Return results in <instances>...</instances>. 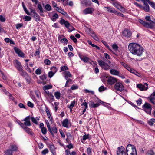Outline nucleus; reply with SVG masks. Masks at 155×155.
<instances>
[{
	"label": "nucleus",
	"instance_id": "nucleus-33",
	"mask_svg": "<svg viewBox=\"0 0 155 155\" xmlns=\"http://www.w3.org/2000/svg\"><path fill=\"white\" fill-rule=\"evenodd\" d=\"M5 155H12V152L9 149L7 150L4 152Z\"/></svg>",
	"mask_w": 155,
	"mask_h": 155
},
{
	"label": "nucleus",
	"instance_id": "nucleus-64",
	"mask_svg": "<svg viewBox=\"0 0 155 155\" xmlns=\"http://www.w3.org/2000/svg\"><path fill=\"white\" fill-rule=\"evenodd\" d=\"M61 41L64 44H67L68 42V40L66 38H63L61 40Z\"/></svg>",
	"mask_w": 155,
	"mask_h": 155
},
{
	"label": "nucleus",
	"instance_id": "nucleus-46",
	"mask_svg": "<svg viewBox=\"0 0 155 155\" xmlns=\"http://www.w3.org/2000/svg\"><path fill=\"white\" fill-rule=\"evenodd\" d=\"M68 69V67L66 66H61V71H64L65 70H67ZM61 72V71H60Z\"/></svg>",
	"mask_w": 155,
	"mask_h": 155
},
{
	"label": "nucleus",
	"instance_id": "nucleus-55",
	"mask_svg": "<svg viewBox=\"0 0 155 155\" xmlns=\"http://www.w3.org/2000/svg\"><path fill=\"white\" fill-rule=\"evenodd\" d=\"M27 105L29 107L31 108H33L34 107V104L33 103L30 101L28 102Z\"/></svg>",
	"mask_w": 155,
	"mask_h": 155
},
{
	"label": "nucleus",
	"instance_id": "nucleus-63",
	"mask_svg": "<svg viewBox=\"0 0 155 155\" xmlns=\"http://www.w3.org/2000/svg\"><path fill=\"white\" fill-rule=\"evenodd\" d=\"M54 73L53 72H52V71H50L48 73V77L51 78L54 75Z\"/></svg>",
	"mask_w": 155,
	"mask_h": 155
},
{
	"label": "nucleus",
	"instance_id": "nucleus-18",
	"mask_svg": "<svg viewBox=\"0 0 155 155\" xmlns=\"http://www.w3.org/2000/svg\"><path fill=\"white\" fill-rule=\"evenodd\" d=\"M147 98L149 101L153 105V106L155 107V102L154 101L155 97L151 94L150 96L148 97Z\"/></svg>",
	"mask_w": 155,
	"mask_h": 155
},
{
	"label": "nucleus",
	"instance_id": "nucleus-8",
	"mask_svg": "<svg viewBox=\"0 0 155 155\" xmlns=\"http://www.w3.org/2000/svg\"><path fill=\"white\" fill-rule=\"evenodd\" d=\"M13 63L14 66L18 71H22L23 67L20 62L17 60H15L13 61Z\"/></svg>",
	"mask_w": 155,
	"mask_h": 155
},
{
	"label": "nucleus",
	"instance_id": "nucleus-26",
	"mask_svg": "<svg viewBox=\"0 0 155 155\" xmlns=\"http://www.w3.org/2000/svg\"><path fill=\"white\" fill-rule=\"evenodd\" d=\"M23 129L26 132H27L28 134L32 135L33 133L31 130L28 127L25 126Z\"/></svg>",
	"mask_w": 155,
	"mask_h": 155
},
{
	"label": "nucleus",
	"instance_id": "nucleus-36",
	"mask_svg": "<svg viewBox=\"0 0 155 155\" xmlns=\"http://www.w3.org/2000/svg\"><path fill=\"white\" fill-rule=\"evenodd\" d=\"M22 4H23V9H24V10L25 12V13L28 15H32V14L31 15L30 13L28 11V10H27V9L26 8L25 6L23 4V3H22Z\"/></svg>",
	"mask_w": 155,
	"mask_h": 155
},
{
	"label": "nucleus",
	"instance_id": "nucleus-60",
	"mask_svg": "<svg viewBox=\"0 0 155 155\" xmlns=\"http://www.w3.org/2000/svg\"><path fill=\"white\" fill-rule=\"evenodd\" d=\"M115 14L116 15H118L120 16L121 17H124V15L123 14H122L118 12H117L116 10V12L115 13Z\"/></svg>",
	"mask_w": 155,
	"mask_h": 155
},
{
	"label": "nucleus",
	"instance_id": "nucleus-40",
	"mask_svg": "<svg viewBox=\"0 0 155 155\" xmlns=\"http://www.w3.org/2000/svg\"><path fill=\"white\" fill-rule=\"evenodd\" d=\"M87 152L88 155H92V149L90 147L87 148Z\"/></svg>",
	"mask_w": 155,
	"mask_h": 155
},
{
	"label": "nucleus",
	"instance_id": "nucleus-5",
	"mask_svg": "<svg viewBox=\"0 0 155 155\" xmlns=\"http://www.w3.org/2000/svg\"><path fill=\"white\" fill-rule=\"evenodd\" d=\"M142 108L147 114H151L152 107L150 104L147 102H145Z\"/></svg>",
	"mask_w": 155,
	"mask_h": 155
},
{
	"label": "nucleus",
	"instance_id": "nucleus-38",
	"mask_svg": "<svg viewBox=\"0 0 155 155\" xmlns=\"http://www.w3.org/2000/svg\"><path fill=\"white\" fill-rule=\"evenodd\" d=\"M155 122V119L153 118L148 121L149 124L150 126H152L153 124Z\"/></svg>",
	"mask_w": 155,
	"mask_h": 155
},
{
	"label": "nucleus",
	"instance_id": "nucleus-50",
	"mask_svg": "<svg viewBox=\"0 0 155 155\" xmlns=\"http://www.w3.org/2000/svg\"><path fill=\"white\" fill-rule=\"evenodd\" d=\"M70 38L74 43L77 42V39L73 35H71Z\"/></svg>",
	"mask_w": 155,
	"mask_h": 155
},
{
	"label": "nucleus",
	"instance_id": "nucleus-28",
	"mask_svg": "<svg viewBox=\"0 0 155 155\" xmlns=\"http://www.w3.org/2000/svg\"><path fill=\"white\" fill-rule=\"evenodd\" d=\"M37 7L40 11V12H39L41 16H43V15L42 13H43V11L41 5L40 4H38Z\"/></svg>",
	"mask_w": 155,
	"mask_h": 155
},
{
	"label": "nucleus",
	"instance_id": "nucleus-19",
	"mask_svg": "<svg viewBox=\"0 0 155 155\" xmlns=\"http://www.w3.org/2000/svg\"><path fill=\"white\" fill-rule=\"evenodd\" d=\"M62 124L65 127L69 128V122L68 119L66 118L64 119L62 123Z\"/></svg>",
	"mask_w": 155,
	"mask_h": 155
},
{
	"label": "nucleus",
	"instance_id": "nucleus-35",
	"mask_svg": "<svg viewBox=\"0 0 155 155\" xmlns=\"http://www.w3.org/2000/svg\"><path fill=\"white\" fill-rule=\"evenodd\" d=\"M146 154L148 155H155V153L152 150H150L147 152Z\"/></svg>",
	"mask_w": 155,
	"mask_h": 155
},
{
	"label": "nucleus",
	"instance_id": "nucleus-29",
	"mask_svg": "<svg viewBox=\"0 0 155 155\" xmlns=\"http://www.w3.org/2000/svg\"><path fill=\"white\" fill-rule=\"evenodd\" d=\"M58 15L57 13H55L54 14L51 18V20L54 21H56V19L58 18Z\"/></svg>",
	"mask_w": 155,
	"mask_h": 155
},
{
	"label": "nucleus",
	"instance_id": "nucleus-15",
	"mask_svg": "<svg viewBox=\"0 0 155 155\" xmlns=\"http://www.w3.org/2000/svg\"><path fill=\"white\" fill-rule=\"evenodd\" d=\"M106 9V11L108 12L113 13L115 14L116 12V10L112 7L107 6L104 7V9Z\"/></svg>",
	"mask_w": 155,
	"mask_h": 155
},
{
	"label": "nucleus",
	"instance_id": "nucleus-16",
	"mask_svg": "<svg viewBox=\"0 0 155 155\" xmlns=\"http://www.w3.org/2000/svg\"><path fill=\"white\" fill-rule=\"evenodd\" d=\"M60 23L62 25H64L67 28H68L70 26V24L68 21L63 19H61L60 21Z\"/></svg>",
	"mask_w": 155,
	"mask_h": 155
},
{
	"label": "nucleus",
	"instance_id": "nucleus-43",
	"mask_svg": "<svg viewBox=\"0 0 155 155\" xmlns=\"http://www.w3.org/2000/svg\"><path fill=\"white\" fill-rule=\"evenodd\" d=\"M23 19H24L25 21H29L31 20V18L30 16L26 15L24 17V18H23Z\"/></svg>",
	"mask_w": 155,
	"mask_h": 155
},
{
	"label": "nucleus",
	"instance_id": "nucleus-45",
	"mask_svg": "<svg viewBox=\"0 0 155 155\" xmlns=\"http://www.w3.org/2000/svg\"><path fill=\"white\" fill-rule=\"evenodd\" d=\"M78 86L77 85H73L71 87V90H74L77 89L78 88Z\"/></svg>",
	"mask_w": 155,
	"mask_h": 155
},
{
	"label": "nucleus",
	"instance_id": "nucleus-31",
	"mask_svg": "<svg viewBox=\"0 0 155 155\" xmlns=\"http://www.w3.org/2000/svg\"><path fill=\"white\" fill-rule=\"evenodd\" d=\"M45 111L49 120H51V117L49 110L47 108H46L45 110Z\"/></svg>",
	"mask_w": 155,
	"mask_h": 155
},
{
	"label": "nucleus",
	"instance_id": "nucleus-10",
	"mask_svg": "<svg viewBox=\"0 0 155 155\" xmlns=\"http://www.w3.org/2000/svg\"><path fill=\"white\" fill-rule=\"evenodd\" d=\"M148 84L147 83H145L144 85L141 84H137V87L141 91L147 90L148 88Z\"/></svg>",
	"mask_w": 155,
	"mask_h": 155
},
{
	"label": "nucleus",
	"instance_id": "nucleus-13",
	"mask_svg": "<svg viewBox=\"0 0 155 155\" xmlns=\"http://www.w3.org/2000/svg\"><path fill=\"white\" fill-rule=\"evenodd\" d=\"M113 5L117 9L120 11H122L124 8L117 1H115L112 3Z\"/></svg>",
	"mask_w": 155,
	"mask_h": 155
},
{
	"label": "nucleus",
	"instance_id": "nucleus-9",
	"mask_svg": "<svg viewBox=\"0 0 155 155\" xmlns=\"http://www.w3.org/2000/svg\"><path fill=\"white\" fill-rule=\"evenodd\" d=\"M125 148L123 146L118 147L117 150V155H126Z\"/></svg>",
	"mask_w": 155,
	"mask_h": 155
},
{
	"label": "nucleus",
	"instance_id": "nucleus-48",
	"mask_svg": "<svg viewBox=\"0 0 155 155\" xmlns=\"http://www.w3.org/2000/svg\"><path fill=\"white\" fill-rule=\"evenodd\" d=\"M113 49L115 51H116L118 50V47L116 44H113L112 46Z\"/></svg>",
	"mask_w": 155,
	"mask_h": 155
},
{
	"label": "nucleus",
	"instance_id": "nucleus-62",
	"mask_svg": "<svg viewBox=\"0 0 155 155\" xmlns=\"http://www.w3.org/2000/svg\"><path fill=\"white\" fill-rule=\"evenodd\" d=\"M105 90L104 87V86H102L100 87L98 89V91L99 92H101Z\"/></svg>",
	"mask_w": 155,
	"mask_h": 155
},
{
	"label": "nucleus",
	"instance_id": "nucleus-2",
	"mask_svg": "<svg viewBox=\"0 0 155 155\" xmlns=\"http://www.w3.org/2000/svg\"><path fill=\"white\" fill-rule=\"evenodd\" d=\"M145 19L148 22H145L142 20H140L139 21L144 27L150 29L155 28V21L151 20V18L150 16H147L145 17Z\"/></svg>",
	"mask_w": 155,
	"mask_h": 155
},
{
	"label": "nucleus",
	"instance_id": "nucleus-23",
	"mask_svg": "<svg viewBox=\"0 0 155 155\" xmlns=\"http://www.w3.org/2000/svg\"><path fill=\"white\" fill-rule=\"evenodd\" d=\"M33 17L35 20L36 21H40V17L39 15L36 12L33 14Z\"/></svg>",
	"mask_w": 155,
	"mask_h": 155
},
{
	"label": "nucleus",
	"instance_id": "nucleus-49",
	"mask_svg": "<svg viewBox=\"0 0 155 155\" xmlns=\"http://www.w3.org/2000/svg\"><path fill=\"white\" fill-rule=\"evenodd\" d=\"M44 63L46 65H49L51 64V61L49 59H46L44 60Z\"/></svg>",
	"mask_w": 155,
	"mask_h": 155
},
{
	"label": "nucleus",
	"instance_id": "nucleus-6",
	"mask_svg": "<svg viewBox=\"0 0 155 155\" xmlns=\"http://www.w3.org/2000/svg\"><path fill=\"white\" fill-rule=\"evenodd\" d=\"M115 90L120 92L122 91L124 89V86L120 82H116L114 86Z\"/></svg>",
	"mask_w": 155,
	"mask_h": 155
},
{
	"label": "nucleus",
	"instance_id": "nucleus-52",
	"mask_svg": "<svg viewBox=\"0 0 155 155\" xmlns=\"http://www.w3.org/2000/svg\"><path fill=\"white\" fill-rule=\"evenodd\" d=\"M42 133L43 134H45L47 133V129L45 127L42 128L41 129Z\"/></svg>",
	"mask_w": 155,
	"mask_h": 155
},
{
	"label": "nucleus",
	"instance_id": "nucleus-57",
	"mask_svg": "<svg viewBox=\"0 0 155 155\" xmlns=\"http://www.w3.org/2000/svg\"><path fill=\"white\" fill-rule=\"evenodd\" d=\"M84 105L85 107V108H87L88 107L87 103L85 102V100L84 101L83 103L81 104V106Z\"/></svg>",
	"mask_w": 155,
	"mask_h": 155
},
{
	"label": "nucleus",
	"instance_id": "nucleus-51",
	"mask_svg": "<svg viewBox=\"0 0 155 155\" xmlns=\"http://www.w3.org/2000/svg\"><path fill=\"white\" fill-rule=\"evenodd\" d=\"M48 152V149H45L44 150L41 152V153L43 155H45Z\"/></svg>",
	"mask_w": 155,
	"mask_h": 155
},
{
	"label": "nucleus",
	"instance_id": "nucleus-3",
	"mask_svg": "<svg viewBox=\"0 0 155 155\" xmlns=\"http://www.w3.org/2000/svg\"><path fill=\"white\" fill-rule=\"evenodd\" d=\"M126 151L127 155H137L136 150L134 145H128L126 147Z\"/></svg>",
	"mask_w": 155,
	"mask_h": 155
},
{
	"label": "nucleus",
	"instance_id": "nucleus-53",
	"mask_svg": "<svg viewBox=\"0 0 155 155\" xmlns=\"http://www.w3.org/2000/svg\"><path fill=\"white\" fill-rule=\"evenodd\" d=\"M23 25V24L21 23H18L16 24V29H18L19 28H21L22 26Z\"/></svg>",
	"mask_w": 155,
	"mask_h": 155
},
{
	"label": "nucleus",
	"instance_id": "nucleus-56",
	"mask_svg": "<svg viewBox=\"0 0 155 155\" xmlns=\"http://www.w3.org/2000/svg\"><path fill=\"white\" fill-rule=\"evenodd\" d=\"M41 71L40 69L38 68L35 71V74L37 75H40L41 74Z\"/></svg>",
	"mask_w": 155,
	"mask_h": 155
},
{
	"label": "nucleus",
	"instance_id": "nucleus-14",
	"mask_svg": "<svg viewBox=\"0 0 155 155\" xmlns=\"http://www.w3.org/2000/svg\"><path fill=\"white\" fill-rule=\"evenodd\" d=\"M30 120V116H28L26 117L22 121H25L24 124L25 126H29L31 125Z\"/></svg>",
	"mask_w": 155,
	"mask_h": 155
},
{
	"label": "nucleus",
	"instance_id": "nucleus-24",
	"mask_svg": "<svg viewBox=\"0 0 155 155\" xmlns=\"http://www.w3.org/2000/svg\"><path fill=\"white\" fill-rule=\"evenodd\" d=\"M79 57L81 60L83 61L84 62H87L89 60V58L87 57L82 55H80Z\"/></svg>",
	"mask_w": 155,
	"mask_h": 155
},
{
	"label": "nucleus",
	"instance_id": "nucleus-4",
	"mask_svg": "<svg viewBox=\"0 0 155 155\" xmlns=\"http://www.w3.org/2000/svg\"><path fill=\"white\" fill-rule=\"evenodd\" d=\"M99 65L105 70H107L110 68V67L107 63L103 61L100 60L97 61Z\"/></svg>",
	"mask_w": 155,
	"mask_h": 155
},
{
	"label": "nucleus",
	"instance_id": "nucleus-44",
	"mask_svg": "<svg viewBox=\"0 0 155 155\" xmlns=\"http://www.w3.org/2000/svg\"><path fill=\"white\" fill-rule=\"evenodd\" d=\"M151 6L155 9V3L153 2H151L149 1L148 2Z\"/></svg>",
	"mask_w": 155,
	"mask_h": 155
},
{
	"label": "nucleus",
	"instance_id": "nucleus-32",
	"mask_svg": "<svg viewBox=\"0 0 155 155\" xmlns=\"http://www.w3.org/2000/svg\"><path fill=\"white\" fill-rule=\"evenodd\" d=\"M58 12H59L61 13L62 14H64V13H66L64 12L63 10H62L61 8H59L58 7H56V8L55 9Z\"/></svg>",
	"mask_w": 155,
	"mask_h": 155
},
{
	"label": "nucleus",
	"instance_id": "nucleus-47",
	"mask_svg": "<svg viewBox=\"0 0 155 155\" xmlns=\"http://www.w3.org/2000/svg\"><path fill=\"white\" fill-rule=\"evenodd\" d=\"M84 92L86 93H90L91 94L93 95L94 94V92L93 91H90L88 90L85 89L84 90Z\"/></svg>",
	"mask_w": 155,
	"mask_h": 155
},
{
	"label": "nucleus",
	"instance_id": "nucleus-30",
	"mask_svg": "<svg viewBox=\"0 0 155 155\" xmlns=\"http://www.w3.org/2000/svg\"><path fill=\"white\" fill-rule=\"evenodd\" d=\"M141 8V9L144 10L146 12H148L149 11V5L145 6L144 7H143L142 5Z\"/></svg>",
	"mask_w": 155,
	"mask_h": 155
},
{
	"label": "nucleus",
	"instance_id": "nucleus-42",
	"mask_svg": "<svg viewBox=\"0 0 155 155\" xmlns=\"http://www.w3.org/2000/svg\"><path fill=\"white\" fill-rule=\"evenodd\" d=\"M45 8L47 11H49L51 10V8L49 4H47L45 6Z\"/></svg>",
	"mask_w": 155,
	"mask_h": 155
},
{
	"label": "nucleus",
	"instance_id": "nucleus-22",
	"mask_svg": "<svg viewBox=\"0 0 155 155\" xmlns=\"http://www.w3.org/2000/svg\"><path fill=\"white\" fill-rule=\"evenodd\" d=\"M110 73L113 75H118L119 73L118 71L114 69H110Z\"/></svg>",
	"mask_w": 155,
	"mask_h": 155
},
{
	"label": "nucleus",
	"instance_id": "nucleus-17",
	"mask_svg": "<svg viewBox=\"0 0 155 155\" xmlns=\"http://www.w3.org/2000/svg\"><path fill=\"white\" fill-rule=\"evenodd\" d=\"M93 11V8H88L83 11V13L85 14H91Z\"/></svg>",
	"mask_w": 155,
	"mask_h": 155
},
{
	"label": "nucleus",
	"instance_id": "nucleus-59",
	"mask_svg": "<svg viewBox=\"0 0 155 155\" xmlns=\"http://www.w3.org/2000/svg\"><path fill=\"white\" fill-rule=\"evenodd\" d=\"M104 55L105 57V58L107 59H110V57L109 55L107 53H105L104 54Z\"/></svg>",
	"mask_w": 155,
	"mask_h": 155
},
{
	"label": "nucleus",
	"instance_id": "nucleus-12",
	"mask_svg": "<svg viewBox=\"0 0 155 155\" xmlns=\"http://www.w3.org/2000/svg\"><path fill=\"white\" fill-rule=\"evenodd\" d=\"M122 35L124 37L130 38L131 35V33L128 29L124 30L122 33Z\"/></svg>",
	"mask_w": 155,
	"mask_h": 155
},
{
	"label": "nucleus",
	"instance_id": "nucleus-21",
	"mask_svg": "<svg viewBox=\"0 0 155 155\" xmlns=\"http://www.w3.org/2000/svg\"><path fill=\"white\" fill-rule=\"evenodd\" d=\"M48 131L53 136L54 135V133H57L58 132L57 128L55 126H54L51 128L50 127V130H48Z\"/></svg>",
	"mask_w": 155,
	"mask_h": 155
},
{
	"label": "nucleus",
	"instance_id": "nucleus-20",
	"mask_svg": "<svg viewBox=\"0 0 155 155\" xmlns=\"http://www.w3.org/2000/svg\"><path fill=\"white\" fill-rule=\"evenodd\" d=\"M63 74L64 75L65 79L66 80H67L68 78H71L72 77L71 74L69 71H66L63 72Z\"/></svg>",
	"mask_w": 155,
	"mask_h": 155
},
{
	"label": "nucleus",
	"instance_id": "nucleus-58",
	"mask_svg": "<svg viewBox=\"0 0 155 155\" xmlns=\"http://www.w3.org/2000/svg\"><path fill=\"white\" fill-rule=\"evenodd\" d=\"M51 71L53 72V73L55 74L57 71V69L56 67H52L51 68Z\"/></svg>",
	"mask_w": 155,
	"mask_h": 155
},
{
	"label": "nucleus",
	"instance_id": "nucleus-34",
	"mask_svg": "<svg viewBox=\"0 0 155 155\" xmlns=\"http://www.w3.org/2000/svg\"><path fill=\"white\" fill-rule=\"evenodd\" d=\"M54 95L56 99H59L60 98L61 94L60 92H55Z\"/></svg>",
	"mask_w": 155,
	"mask_h": 155
},
{
	"label": "nucleus",
	"instance_id": "nucleus-1",
	"mask_svg": "<svg viewBox=\"0 0 155 155\" xmlns=\"http://www.w3.org/2000/svg\"><path fill=\"white\" fill-rule=\"evenodd\" d=\"M130 51L133 54L140 57L144 52L143 47L140 45L136 43H131L128 45Z\"/></svg>",
	"mask_w": 155,
	"mask_h": 155
},
{
	"label": "nucleus",
	"instance_id": "nucleus-7",
	"mask_svg": "<svg viewBox=\"0 0 155 155\" xmlns=\"http://www.w3.org/2000/svg\"><path fill=\"white\" fill-rule=\"evenodd\" d=\"M107 83L110 85H112L117 82V79L116 78L111 76L106 77Z\"/></svg>",
	"mask_w": 155,
	"mask_h": 155
},
{
	"label": "nucleus",
	"instance_id": "nucleus-27",
	"mask_svg": "<svg viewBox=\"0 0 155 155\" xmlns=\"http://www.w3.org/2000/svg\"><path fill=\"white\" fill-rule=\"evenodd\" d=\"M100 104L98 103L95 104L94 102H92L91 103L90 106L91 108H96L98 107Z\"/></svg>",
	"mask_w": 155,
	"mask_h": 155
},
{
	"label": "nucleus",
	"instance_id": "nucleus-61",
	"mask_svg": "<svg viewBox=\"0 0 155 155\" xmlns=\"http://www.w3.org/2000/svg\"><path fill=\"white\" fill-rule=\"evenodd\" d=\"M26 80L28 84L30 82V80H31V78H30V77L28 75L26 76Z\"/></svg>",
	"mask_w": 155,
	"mask_h": 155
},
{
	"label": "nucleus",
	"instance_id": "nucleus-41",
	"mask_svg": "<svg viewBox=\"0 0 155 155\" xmlns=\"http://www.w3.org/2000/svg\"><path fill=\"white\" fill-rule=\"evenodd\" d=\"M11 150L12 151H16L17 150V147L16 145H12L11 147Z\"/></svg>",
	"mask_w": 155,
	"mask_h": 155
},
{
	"label": "nucleus",
	"instance_id": "nucleus-37",
	"mask_svg": "<svg viewBox=\"0 0 155 155\" xmlns=\"http://www.w3.org/2000/svg\"><path fill=\"white\" fill-rule=\"evenodd\" d=\"M52 88V86L51 85H47L43 87V89L44 91L46 90L51 89Z\"/></svg>",
	"mask_w": 155,
	"mask_h": 155
},
{
	"label": "nucleus",
	"instance_id": "nucleus-11",
	"mask_svg": "<svg viewBox=\"0 0 155 155\" xmlns=\"http://www.w3.org/2000/svg\"><path fill=\"white\" fill-rule=\"evenodd\" d=\"M14 49L16 53L20 57H24L25 56L24 54L18 48L14 47Z\"/></svg>",
	"mask_w": 155,
	"mask_h": 155
},
{
	"label": "nucleus",
	"instance_id": "nucleus-25",
	"mask_svg": "<svg viewBox=\"0 0 155 155\" xmlns=\"http://www.w3.org/2000/svg\"><path fill=\"white\" fill-rule=\"evenodd\" d=\"M75 103V100H74L71 103L70 105H68L67 107L69 108L70 110V111L71 112L72 111V109H73V107L74 106Z\"/></svg>",
	"mask_w": 155,
	"mask_h": 155
},
{
	"label": "nucleus",
	"instance_id": "nucleus-39",
	"mask_svg": "<svg viewBox=\"0 0 155 155\" xmlns=\"http://www.w3.org/2000/svg\"><path fill=\"white\" fill-rule=\"evenodd\" d=\"M20 71L21 72L20 74L22 76L26 77L28 75L27 73L26 72L24 71L22 69V71Z\"/></svg>",
	"mask_w": 155,
	"mask_h": 155
},
{
	"label": "nucleus",
	"instance_id": "nucleus-54",
	"mask_svg": "<svg viewBox=\"0 0 155 155\" xmlns=\"http://www.w3.org/2000/svg\"><path fill=\"white\" fill-rule=\"evenodd\" d=\"M142 99L140 98L138 100L136 101V102L137 103L138 106H140L141 104L142 103Z\"/></svg>",
	"mask_w": 155,
	"mask_h": 155
}]
</instances>
